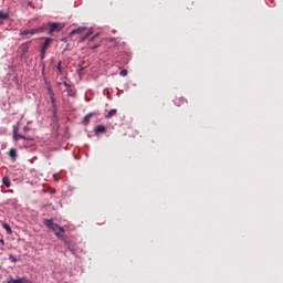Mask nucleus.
<instances>
[{"mask_svg": "<svg viewBox=\"0 0 283 283\" xmlns=\"http://www.w3.org/2000/svg\"><path fill=\"white\" fill-rule=\"evenodd\" d=\"M48 28L45 27H39L35 29L24 30L20 32V36H27V39H30V36H33V34H39L41 32H45Z\"/></svg>", "mask_w": 283, "mask_h": 283, "instance_id": "nucleus-1", "label": "nucleus"}, {"mask_svg": "<svg viewBox=\"0 0 283 283\" xmlns=\"http://www.w3.org/2000/svg\"><path fill=\"white\" fill-rule=\"evenodd\" d=\"M44 224H45V227H48L55 233H56V231H60V233H65V229L63 227H60L59 224L52 222V219H45Z\"/></svg>", "mask_w": 283, "mask_h": 283, "instance_id": "nucleus-2", "label": "nucleus"}, {"mask_svg": "<svg viewBox=\"0 0 283 283\" xmlns=\"http://www.w3.org/2000/svg\"><path fill=\"white\" fill-rule=\"evenodd\" d=\"M48 27L50 28V34H54V32H61V30L63 29V27H61V23L57 22H49Z\"/></svg>", "mask_w": 283, "mask_h": 283, "instance_id": "nucleus-3", "label": "nucleus"}, {"mask_svg": "<svg viewBox=\"0 0 283 283\" xmlns=\"http://www.w3.org/2000/svg\"><path fill=\"white\" fill-rule=\"evenodd\" d=\"M49 94H50V98L53 107V116H56L59 112V106L56 105V98H54V92L52 91V88H49Z\"/></svg>", "mask_w": 283, "mask_h": 283, "instance_id": "nucleus-4", "label": "nucleus"}, {"mask_svg": "<svg viewBox=\"0 0 283 283\" xmlns=\"http://www.w3.org/2000/svg\"><path fill=\"white\" fill-rule=\"evenodd\" d=\"M50 45H52V38H46L44 43L40 46V51L48 52V50H50Z\"/></svg>", "mask_w": 283, "mask_h": 283, "instance_id": "nucleus-5", "label": "nucleus"}, {"mask_svg": "<svg viewBox=\"0 0 283 283\" xmlns=\"http://www.w3.org/2000/svg\"><path fill=\"white\" fill-rule=\"evenodd\" d=\"M13 138H14V140H32V138L31 137H25V136H23V135H21V134H19V129H13Z\"/></svg>", "mask_w": 283, "mask_h": 283, "instance_id": "nucleus-6", "label": "nucleus"}, {"mask_svg": "<svg viewBox=\"0 0 283 283\" xmlns=\"http://www.w3.org/2000/svg\"><path fill=\"white\" fill-rule=\"evenodd\" d=\"M87 30L85 27H80L77 29H74L73 31L70 32V36H74V34H83Z\"/></svg>", "mask_w": 283, "mask_h": 283, "instance_id": "nucleus-7", "label": "nucleus"}, {"mask_svg": "<svg viewBox=\"0 0 283 283\" xmlns=\"http://www.w3.org/2000/svg\"><path fill=\"white\" fill-rule=\"evenodd\" d=\"M107 132V127L103 126V125H98L95 128V134H106Z\"/></svg>", "mask_w": 283, "mask_h": 283, "instance_id": "nucleus-8", "label": "nucleus"}, {"mask_svg": "<svg viewBox=\"0 0 283 283\" xmlns=\"http://www.w3.org/2000/svg\"><path fill=\"white\" fill-rule=\"evenodd\" d=\"M2 184L4 185V187H7V189H10V187H12V182L10 181V177L4 176L2 178Z\"/></svg>", "mask_w": 283, "mask_h": 283, "instance_id": "nucleus-9", "label": "nucleus"}, {"mask_svg": "<svg viewBox=\"0 0 283 283\" xmlns=\"http://www.w3.org/2000/svg\"><path fill=\"white\" fill-rule=\"evenodd\" d=\"M118 114V111L116 108H112L106 115L105 118H113V116H116Z\"/></svg>", "mask_w": 283, "mask_h": 283, "instance_id": "nucleus-10", "label": "nucleus"}, {"mask_svg": "<svg viewBox=\"0 0 283 283\" xmlns=\"http://www.w3.org/2000/svg\"><path fill=\"white\" fill-rule=\"evenodd\" d=\"M92 116H94V113H88L86 116L83 118L84 125H90V120H92Z\"/></svg>", "mask_w": 283, "mask_h": 283, "instance_id": "nucleus-11", "label": "nucleus"}, {"mask_svg": "<svg viewBox=\"0 0 283 283\" xmlns=\"http://www.w3.org/2000/svg\"><path fill=\"white\" fill-rule=\"evenodd\" d=\"M30 41L29 42H25L24 44H22V54L23 56H25V53L30 50Z\"/></svg>", "mask_w": 283, "mask_h": 283, "instance_id": "nucleus-12", "label": "nucleus"}, {"mask_svg": "<svg viewBox=\"0 0 283 283\" xmlns=\"http://www.w3.org/2000/svg\"><path fill=\"white\" fill-rule=\"evenodd\" d=\"M9 156L10 158H12V160H17V148H11L9 151Z\"/></svg>", "mask_w": 283, "mask_h": 283, "instance_id": "nucleus-13", "label": "nucleus"}, {"mask_svg": "<svg viewBox=\"0 0 283 283\" xmlns=\"http://www.w3.org/2000/svg\"><path fill=\"white\" fill-rule=\"evenodd\" d=\"M66 92H67V96L70 97L76 96V91H74L72 86H69V88H66Z\"/></svg>", "mask_w": 283, "mask_h": 283, "instance_id": "nucleus-14", "label": "nucleus"}, {"mask_svg": "<svg viewBox=\"0 0 283 283\" xmlns=\"http://www.w3.org/2000/svg\"><path fill=\"white\" fill-rule=\"evenodd\" d=\"M56 70L59 74H63V61H59Z\"/></svg>", "mask_w": 283, "mask_h": 283, "instance_id": "nucleus-15", "label": "nucleus"}, {"mask_svg": "<svg viewBox=\"0 0 283 283\" xmlns=\"http://www.w3.org/2000/svg\"><path fill=\"white\" fill-rule=\"evenodd\" d=\"M2 228L7 230V233L12 234V228H10V224L2 223Z\"/></svg>", "mask_w": 283, "mask_h": 283, "instance_id": "nucleus-16", "label": "nucleus"}, {"mask_svg": "<svg viewBox=\"0 0 283 283\" xmlns=\"http://www.w3.org/2000/svg\"><path fill=\"white\" fill-rule=\"evenodd\" d=\"M10 14L3 12V11H0V19H2V21H6L7 19H9Z\"/></svg>", "mask_w": 283, "mask_h": 283, "instance_id": "nucleus-17", "label": "nucleus"}, {"mask_svg": "<svg viewBox=\"0 0 283 283\" xmlns=\"http://www.w3.org/2000/svg\"><path fill=\"white\" fill-rule=\"evenodd\" d=\"M90 36H92V31H88L82 39V42H85L86 39H88Z\"/></svg>", "mask_w": 283, "mask_h": 283, "instance_id": "nucleus-18", "label": "nucleus"}, {"mask_svg": "<svg viewBox=\"0 0 283 283\" xmlns=\"http://www.w3.org/2000/svg\"><path fill=\"white\" fill-rule=\"evenodd\" d=\"M9 283H21V277L18 279H10Z\"/></svg>", "mask_w": 283, "mask_h": 283, "instance_id": "nucleus-19", "label": "nucleus"}, {"mask_svg": "<svg viewBox=\"0 0 283 283\" xmlns=\"http://www.w3.org/2000/svg\"><path fill=\"white\" fill-rule=\"evenodd\" d=\"M20 283H32L28 277H20Z\"/></svg>", "mask_w": 283, "mask_h": 283, "instance_id": "nucleus-20", "label": "nucleus"}, {"mask_svg": "<svg viewBox=\"0 0 283 283\" xmlns=\"http://www.w3.org/2000/svg\"><path fill=\"white\" fill-rule=\"evenodd\" d=\"M119 74H120V76H127V74H129V72L124 69V70L120 71Z\"/></svg>", "mask_w": 283, "mask_h": 283, "instance_id": "nucleus-21", "label": "nucleus"}, {"mask_svg": "<svg viewBox=\"0 0 283 283\" xmlns=\"http://www.w3.org/2000/svg\"><path fill=\"white\" fill-rule=\"evenodd\" d=\"M41 52V61L45 60V54L48 51H40Z\"/></svg>", "mask_w": 283, "mask_h": 283, "instance_id": "nucleus-22", "label": "nucleus"}, {"mask_svg": "<svg viewBox=\"0 0 283 283\" xmlns=\"http://www.w3.org/2000/svg\"><path fill=\"white\" fill-rule=\"evenodd\" d=\"M9 260H10V262H17V256H14V255L11 254V255L9 256Z\"/></svg>", "mask_w": 283, "mask_h": 283, "instance_id": "nucleus-23", "label": "nucleus"}, {"mask_svg": "<svg viewBox=\"0 0 283 283\" xmlns=\"http://www.w3.org/2000/svg\"><path fill=\"white\" fill-rule=\"evenodd\" d=\"M55 235H56V238H63V233H61V232H55Z\"/></svg>", "mask_w": 283, "mask_h": 283, "instance_id": "nucleus-24", "label": "nucleus"}, {"mask_svg": "<svg viewBox=\"0 0 283 283\" xmlns=\"http://www.w3.org/2000/svg\"><path fill=\"white\" fill-rule=\"evenodd\" d=\"M62 85H64V87H66V90L70 87V84H67V82H63Z\"/></svg>", "mask_w": 283, "mask_h": 283, "instance_id": "nucleus-25", "label": "nucleus"}, {"mask_svg": "<svg viewBox=\"0 0 283 283\" xmlns=\"http://www.w3.org/2000/svg\"><path fill=\"white\" fill-rule=\"evenodd\" d=\"M30 130V128L28 126L23 127V132L28 133Z\"/></svg>", "mask_w": 283, "mask_h": 283, "instance_id": "nucleus-26", "label": "nucleus"}, {"mask_svg": "<svg viewBox=\"0 0 283 283\" xmlns=\"http://www.w3.org/2000/svg\"><path fill=\"white\" fill-rule=\"evenodd\" d=\"M27 6H28L29 8H32V1H29V2L27 3Z\"/></svg>", "mask_w": 283, "mask_h": 283, "instance_id": "nucleus-27", "label": "nucleus"}, {"mask_svg": "<svg viewBox=\"0 0 283 283\" xmlns=\"http://www.w3.org/2000/svg\"><path fill=\"white\" fill-rule=\"evenodd\" d=\"M99 45H95L92 48V50H98Z\"/></svg>", "mask_w": 283, "mask_h": 283, "instance_id": "nucleus-28", "label": "nucleus"}, {"mask_svg": "<svg viewBox=\"0 0 283 283\" xmlns=\"http://www.w3.org/2000/svg\"><path fill=\"white\" fill-rule=\"evenodd\" d=\"M0 244H6V241H3V239H1Z\"/></svg>", "mask_w": 283, "mask_h": 283, "instance_id": "nucleus-29", "label": "nucleus"}, {"mask_svg": "<svg viewBox=\"0 0 283 283\" xmlns=\"http://www.w3.org/2000/svg\"><path fill=\"white\" fill-rule=\"evenodd\" d=\"M179 101H180L181 103H185V98H179Z\"/></svg>", "mask_w": 283, "mask_h": 283, "instance_id": "nucleus-30", "label": "nucleus"}, {"mask_svg": "<svg viewBox=\"0 0 283 283\" xmlns=\"http://www.w3.org/2000/svg\"><path fill=\"white\" fill-rule=\"evenodd\" d=\"M96 39V36H93L92 39H91V41H94Z\"/></svg>", "mask_w": 283, "mask_h": 283, "instance_id": "nucleus-31", "label": "nucleus"}]
</instances>
